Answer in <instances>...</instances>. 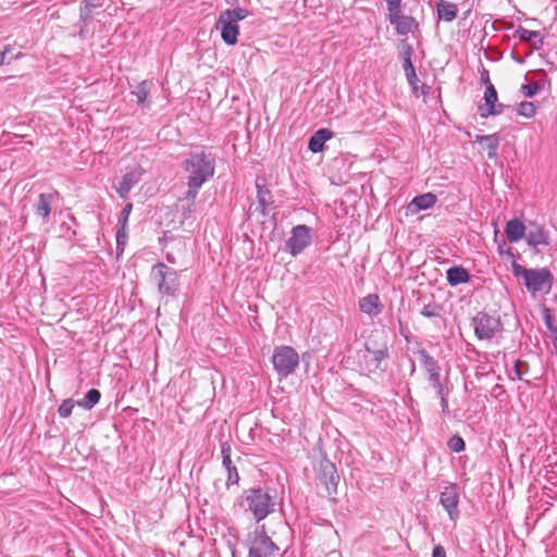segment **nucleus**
<instances>
[{
  "label": "nucleus",
  "mask_w": 557,
  "mask_h": 557,
  "mask_svg": "<svg viewBox=\"0 0 557 557\" xmlns=\"http://www.w3.org/2000/svg\"><path fill=\"white\" fill-rule=\"evenodd\" d=\"M182 169L187 173V190L183 200H196L205 183L211 180L215 172V158L203 148L187 153L182 162Z\"/></svg>",
  "instance_id": "nucleus-1"
},
{
  "label": "nucleus",
  "mask_w": 557,
  "mask_h": 557,
  "mask_svg": "<svg viewBox=\"0 0 557 557\" xmlns=\"http://www.w3.org/2000/svg\"><path fill=\"white\" fill-rule=\"evenodd\" d=\"M277 493L275 488L257 486L244 490L238 505L250 512L257 523L275 512Z\"/></svg>",
  "instance_id": "nucleus-2"
},
{
  "label": "nucleus",
  "mask_w": 557,
  "mask_h": 557,
  "mask_svg": "<svg viewBox=\"0 0 557 557\" xmlns=\"http://www.w3.org/2000/svg\"><path fill=\"white\" fill-rule=\"evenodd\" d=\"M511 269L513 276L523 278V284L530 293L536 294L539 292H550L554 283V275L549 269H528L516 261H512Z\"/></svg>",
  "instance_id": "nucleus-3"
},
{
  "label": "nucleus",
  "mask_w": 557,
  "mask_h": 557,
  "mask_svg": "<svg viewBox=\"0 0 557 557\" xmlns=\"http://www.w3.org/2000/svg\"><path fill=\"white\" fill-rule=\"evenodd\" d=\"M244 546L248 549L247 557H275L280 552V547L267 534L265 524H259L249 532Z\"/></svg>",
  "instance_id": "nucleus-4"
},
{
  "label": "nucleus",
  "mask_w": 557,
  "mask_h": 557,
  "mask_svg": "<svg viewBox=\"0 0 557 557\" xmlns=\"http://www.w3.org/2000/svg\"><path fill=\"white\" fill-rule=\"evenodd\" d=\"M150 281L162 296L175 297L180 288L178 272L163 262L151 267Z\"/></svg>",
  "instance_id": "nucleus-5"
},
{
  "label": "nucleus",
  "mask_w": 557,
  "mask_h": 557,
  "mask_svg": "<svg viewBox=\"0 0 557 557\" xmlns=\"http://www.w3.org/2000/svg\"><path fill=\"white\" fill-rule=\"evenodd\" d=\"M314 450L319 451L320 461L317 469V480L324 485L329 496L337 495V487L341 481V475L336 466L327 458V454L322 447L321 440L319 441Z\"/></svg>",
  "instance_id": "nucleus-6"
},
{
  "label": "nucleus",
  "mask_w": 557,
  "mask_h": 557,
  "mask_svg": "<svg viewBox=\"0 0 557 557\" xmlns=\"http://www.w3.org/2000/svg\"><path fill=\"white\" fill-rule=\"evenodd\" d=\"M470 325L479 341H491L496 334L503 332L500 315L496 312L479 311L471 318Z\"/></svg>",
  "instance_id": "nucleus-7"
},
{
  "label": "nucleus",
  "mask_w": 557,
  "mask_h": 557,
  "mask_svg": "<svg viewBox=\"0 0 557 557\" xmlns=\"http://www.w3.org/2000/svg\"><path fill=\"white\" fill-rule=\"evenodd\" d=\"M419 357L421 368L428 373V382L435 391L436 395L450 393L448 377L442 379L440 363L424 348L416 352Z\"/></svg>",
  "instance_id": "nucleus-8"
},
{
  "label": "nucleus",
  "mask_w": 557,
  "mask_h": 557,
  "mask_svg": "<svg viewBox=\"0 0 557 557\" xmlns=\"http://www.w3.org/2000/svg\"><path fill=\"white\" fill-rule=\"evenodd\" d=\"M272 364L278 377L286 379L299 366V355L290 346H277L273 350Z\"/></svg>",
  "instance_id": "nucleus-9"
},
{
  "label": "nucleus",
  "mask_w": 557,
  "mask_h": 557,
  "mask_svg": "<svg viewBox=\"0 0 557 557\" xmlns=\"http://www.w3.org/2000/svg\"><path fill=\"white\" fill-rule=\"evenodd\" d=\"M312 243V230L299 224L292 228L289 238L285 242L284 250L293 257L300 255Z\"/></svg>",
  "instance_id": "nucleus-10"
},
{
  "label": "nucleus",
  "mask_w": 557,
  "mask_h": 557,
  "mask_svg": "<svg viewBox=\"0 0 557 557\" xmlns=\"http://www.w3.org/2000/svg\"><path fill=\"white\" fill-rule=\"evenodd\" d=\"M440 504L448 513L451 520H456L460 516L458 509L459 504V486L455 483H449L440 495Z\"/></svg>",
  "instance_id": "nucleus-11"
},
{
  "label": "nucleus",
  "mask_w": 557,
  "mask_h": 557,
  "mask_svg": "<svg viewBox=\"0 0 557 557\" xmlns=\"http://www.w3.org/2000/svg\"><path fill=\"white\" fill-rule=\"evenodd\" d=\"M144 173H145V170L140 165H136L135 168H133L128 172H126L122 176V178L117 183V185H114V189H115L116 194L121 198L126 199L128 194L131 193L132 188L141 181Z\"/></svg>",
  "instance_id": "nucleus-12"
},
{
  "label": "nucleus",
  "mask_w": 557,
  "mask_h": 557,
  "mask_svg": "<svg viewBox=\"0 0 557 557\" xmlns=\"http://www.w3.org/2000/svg\"><path fill=\"white\" fill-rule=\"evenodd\" d=\"M232 448L227 441L221 443V455H222V466L227 472V478L225 482V486L230 490L232 486L239 485V473L237 471L236 466L233 463L231 459Z\"/></svg>",
  "instance_id": "nucleus-13"
},
{
  "label": "nucleus",
  "mask_w": 557,
  "mask_h": 557,
  "mask_svg": "<svg viewBox=\"0 0 557 557\" xmlns=\"http://www.w3.org/2000/svg\"><path fill=\"white\" fill-rule=\"evenodd\" d=\"M215 28L221 30V38L225 45L234 46L237 44L239 26L234 20L225 18V15L220 13Z\"/></svg>",
  "instance_id": "nucleus-14"
},
{
  "label": "nucleus",
  "mask_w": 557,
  "mask_h": 557,
  "mask_svg": "<svg viewBox=\"0 0 557 557\" xmlns=\"http://www.w3.org/2000/svg\"><path fill=\"white\" fill-rule=\"evenodd\" d=\"M256 188H257V201H258L257 210L263 216H267L269 214V208L274 202L273 195H272L271 190L267 187L264 180L257 178Z\"/></svg>",
  "instance_id": "nucleus-15"
},
{
  "label": "nucleus",
  "mask_w": 557,
  "mask_h": 557,
  "mask_svg": "<svg viewBox=\"0 0 557 557\" xmlns=\"http://www.w3.org/2000/svg\"><path fill=\"white\" fill-rule=\"evenodd\" d=\"M437 201V196L433 193H425L413 197V199L407 205V214H418L422 210L432 208Z\"/></svg>",
  "instance_id": "nucleus-16"
},
{
  "label": "nucleus",
  "mask_w": 557,
  "mask_h": 557,
  "mask_svg": "<svg viewBox=\"0 0 557 557\" xmlns=\"http://www.w3.org/2000/svg\"><path fill=\"white\" fill-rule=\"evenodd\" d=\"M388 21L392 25H395V29L399 35H407L418 28L419 24L413 16L404 15L401 9L397 12L396 17L388 14Z\"/></svg>",
  "instance_id": "nucleus-17"
},
{
  "label": "nucleus",
  "mask_w": 557,
  "mask_h": 557,
  "mask_svg": "<svg viewBox=\"0 0 557 557\" xmlns=\"http://www.w3.org/2000/svg\"><path fill=\"white\" fill-rule=\"evenodd\" d=\"M533 228L529 230L525 234L527 244L532 248H537L540 245L548 246L549 232L544 226L536 223H531Z\"/></svg>",
  "instance_id": "nucleus-18"
},
{
  "label": "nucleus",
  "mask_w": 557,
  "mask_h": 557,
  "mask_svg": "<svg viewBox=\"0 0 557 557\" xmlns=\"http://www.w3.org/2000/svg\"><path fill=\"white\" fill-rule=\"evenodd\" d=\"M484 103L478 108L479 114L482 119L493 116L494 104L498 101V94L494 85H490L485 88L483 96Z\"/></svg>",
  "instance_id": "nucleus-19"
},
{
  "label": "nucleus",
  "mask_w": 557,
  "mask_h": 557,
  "mask_svg": "<svg viewBox=\"0 0 557 557\" xmlns=\"http://www.w3.org/2000/svg\"><path fill=\"white\" fill-rule=\"evenodd\" d=\"M334 136V133L329 128H320L315 131L308 141V149L313 152H322L324 150L325 143Z\"/></svg>",
  "instance_id": "nucleus-20"
},
{
  "label": "nucleus",
  "mask_w": 557,
  "mask_h": 557,
  "mask_svg": "<svg viewBox=\"0 0 557 557\" xmlns=\"http://www.w3.org/2000/svg\"><path fill=\"white\" fill-rule=\"evenodd\" d=\"M371 358L366 360L367 369L370 373H374L377 370L385 371L386 367H383V362L389 358V349L388 347H383L380 350H374L369 352Z\"/></svg>",
  "instance_id": "nucleus-21"
},
{
  "label": "nucleus",
  "mask_w": 557,
  "mask_h": 557,
  "mask_svg": "<svg viewBox=\"0 0 557 557\" xmlns=\"http://www.w3.org/2000/svg\"><path fill=\"white\" fill-rule=\"evenodd\" d=\"M359 309L370 317H376L382 312L383 306L376 294H369L359 300Z\"/></svg>",
  "instance_id": "nucleus-22"
},
{
  "label": "nucleus",
  "mask_w": 557,
  "mask_h": 557,
  "mask_svg": "<svg viewBox=\"0 0 557 557\" xmlns=\"http://www.w3.org/2000/svg\"><path fill=\"white\" fill-rule=\"evenodd\" d=\"M103 7V0H83L79 4V17L83 23H90L99 9Z\"/></svg>",
  "instance_id": "nucleus-23"
},
{
  "label": "nucleus",
  "mask_w": 557,
  "mask_h": 557,
  "mask_svg": "<svg viewBox=\"0 0 557 557\" xmlns=\"http://www.w3.org/2000/svg\"><path fill=\"white\" fill-rule=\"evenodd\" d=\"M446 280L450 286L469 283L471 280L470 272L462 265H453L446 271Z\"/></svg>",
  "instance_id": "nucleus-24"
},
{
  "label": "nucleus",
  "mask_w": 557,
  "mask_h": 557,
  "mask_svg": "<svg viewBox=\"0 0 557 557\" xmlns=\"http://www.w3.org/2000/svg\"><path fill=\"white\" fill-rule=\"evenodd\" d=\"M525 225L517 218L509 220L505 226V233L507 239L510 243H518L520 239L525 237Z\"/></svg>",
  "instance_id": "nucleus-25"
},
{
  "label": "nucleus",
  "mask_w": 557,
  "mask_h": 557,
  "mask_svg": "<svg viewBox=\"0 0 557 557\" xmlns=\"http://www.w3.org/2000/svg\"><path fill=\"white\" fill-rule=\"evenodd\" d=\"M58 193H42L38 196V201L35 205L36 214L47 220L51 213V203Z\"/></svg>",
  "instance_id": "nucleus-26"
},
{
  "label": "nucleus",
  "mask_w": 557,
  "mask_h": 557,
  "mask_svg": "<svg viewBox=\"0 0 557 557\" xmlns=\"http://www.w3.org/2000/svg\"><path fill=\"white\" fill-rule=\"evenodd\" d=\"M513 37H518L522 42H529L532 50H540L544 44L543 38H540L537 42H531L533 38L540 37V32L529 30L522 26H519L513 34Z\"/></svg>",
  "instance_id": "nucleus-27"
},
{
  "label": "nucleus",
  "mask_w": 557,
  "mask_h": 557,
  "mask_svg": "<svg viewBox=\"0 0 557 557\" xmlns=\"http://www.w3.org/2000/svg\"><path fill=\"white\" fill-rule=\"evenodd\" d=\"M436 12L440 20L451 22L457 17L458 8L453 2L438 0L436 3Z\"/></svg>",
  "instance_id": "nucleus-28"
},
{
  "label": "nucleus",
  "mask_w": 557,
  "mask_h": 557,
  "mask_svg": "<svg viewBox=\"0 0 557 557\" xmlns=\"http://www.w3.org/2000/svg\"><path fill=\"white\" fill-rule=\"evenodd\" d=\"M475 141L480 144H485L488 159L496 158L497 150L499 147V136L497 133L491 135H478Z\"/></svg>",
  "instance_id": "nucleus-29"
},
{
  "label": "nucleus",
  "mask_w": 557,
  "mask_h": 557,
  "mask_svg": "<svg viewBox=\"0 0 557 557\" xmlns=\"http://www.w3.org/2000/svg\"><path fill=\"white\" fill-rule=\"evenodd\" d=\"M151 85L152 82L143 81L137 84L134 90L131 91V95L136 97L138 106L148 108L150 107L151 102L148 100V96L150 92Z\"/></svg>",
  "instance_id": "nucleus-30"
},
{
  "label": "nucleus",
  "mask_w": 557,
  "mask_h": 557,
  "mask_svg": "<svg viewBox=\"0 0 557 557\" xmlns=\"http://www.w3.org/2000/svg\"><path fill=\"white\" fill-rule=\"evenodd\" d=\"M101 393L97 388H90L82 399L76 401V405L83 409H92L100 400Z\"/></svg>",
  "instance_id": "nucleus-31"
},
{
  "label": "nucleus",
  "mask_w": 557,
  "mask_h": 557,
  "mask_svg": "<svg viewBox=\"0 0 557 557\" xmlns=\"http://www.w3.org/2000/svg\"><path fill=\"white\" fill-rule=\"evenodd\" d=\"M398 50H399V58L403 61V67L412 65V54L414 53V50L412 46L407 41V39H401L398 42Z\"/></svg>",
  "instance_id": "nucleus-32"
},
{
  "label": "nucleus",
  "mask_w": 557,
  "mask_h": 557,
  "mask_svg": "<svg viewBox=\"0 0 557 557\" xmlns=\"http://www.w3.org/2000/svg\"><path fill=\"white\" fill-rule=\"evenodd\" d=\"M404 72H405V76H406V79L409 84V86L411 87V91L412 94L416 96V97H419V79H418V76H417V73H416V67L414 65H407V66H404Z\"/></svg>",
  "instance_id": "nucleus-33"
},
{
  "label": "nucleus",
  "mask_w": 557,
  "mask_h": 557,
  "mask_svg": "<svg viewBox=\"0 0 557 557\" xmlns=\"http://www.w3.org/2000/svg\"><path fill=\"white\" fill-rule=\"evenodd\" d=\"M221 13L225 15V18L234 20L236 24H238L239 21L245 20L249 14L246 9L239 7L224 10Z\"/></svg>",
  "instance_id": "nucleus-34"
},
{
  "label": "nucleus",
  "mask_w": 557,
  "mask_h": 557,
  "mask_svg": "<svg viewBox=\"0 0 557 557\" xmlns=\"http://www.w3.org/2000/svg\"><path fill=\"white\" fill-rule=\"evenodd\" d=\"M443 307L436 302H429L423 306L421 314L425 318H437L441 317Z\"/></svg>",
  "instance_id": "nucleus-35"
},
{
  "label": "nucleus",
  "mask_w": 557,
  "mask_h": 557,
  "mask_svg": "<svg viewBox=\"0 0 557 557\" xmlns=\"http://www.w3.org/2000/svg\"><path fill=\"white\" fill-rule=\"evenodd\" d=\"M517 112L519 115L521 116H524L527 119H531L535 115L536 113V107L533 102H530V101H522L518 109H517Z\"/></svg>",
  "instance_id": "nucleus-36"
},
{
  "label": "nucleus",
  "mask_w": 557,
  "mask_h": 557,
  "mask_svg": "<svg viewBox=\"0 0 557 557\" xmlns=\"http://www.w3.org/2000/svg\"><path fill=\"white\" fill-rule=\"evenodd\" d=\"M447 447L454 453H461L466 449V442L459 434H455L448 440Z\"/></svg>",
  "instance_id": "nucleus-37"
},
{
  "label": "nucleus",
  "mask_w": 557,
  "mask_h": 557,
  "mask_svg": "<svg viewBox=\"0 0 557 557\" xmlns=\"http://www.w3.org/2000/svg\"><path fill=\"white\" fill-rule=\"evenodd\" d=\"M76 405L72 398L64 399L58 409V413L61 418H69Z\"/></svg>",
  "instance_id": "nucleus-38"
},
{
  "label": "nucleus",
  "mask_w": 557,
  "mask_h": 557,
  "mask_svg": "<svg viewBox=\"0 0 557 557\" xmlns=\"http://www.w3.org/2000/svg\"><path fill=\"white\" fill-rule=\"evenodd\" d=\"M542 89L541 85L537 82H533L531 84H523L520 88V91L527 98L534 97Z\"/></svg>",
  "instance_id": "nucleus-39"
},
{
  "label": "nucleus",
  "mask_w": 557,
  "mask_h": 557,
  "mask_svg": "<svg viewBox=\"0 0 557 557\" xmlns=\"http://www.w3.org/2000/svg\"><path fill=\"white\" fill-rule=\"evenodd\" d=\"M529 369V363L520 359L515 362L512 368L516 379L518 380H522L523 374L528 372Z\"/></svg>",
  "instance_id": "nucleus-40"
},
{
  "label": "nucleus",
  "mask_w": 557,
  "mask_h": 557,
  "mask_svg": "<svg viewBox=\"0 0 557 557\" xmlns=\"http://www.w3.org/2000/svg\"><path fill=\"white\" fill-rule=\"evenodd\" d=\"M383 347H388L386 341L379 343V342L374 341L373 338H369L364 343V349L368 354L371 351H374V350H380Z\"/></svg>",
  "instance_id": "nucleus-41"
},
{
  "label": "nucleus",
  "mask_w": 557,
  "mask_h": 557,
  "mask_svg": "<svg viewBox=\"0 0 557 557\" xmlns=\"http://www.w3.org/2000/svg\"><path fill=\"white\" fill-rule=\"evenodd\" d=\"M386 2L388 14L392 13L393 17H396L397 12L401 9L403 0H384Z\"/></svg>",
  "instance_id": "nucleus-42"
},
{
  "label": "nucleus",
  "mask_w": 557,
  "mask_h": 557,
  "mask_svg": "<svg viewBox=\"0 0 557 557\" xmlns=\"http://www.w3.org/2000/svg\"><path fill=\"white\" fill-rule=\"evenodd\" d=\"M132 209H133V205L131 202H128L124 206V208L121 212V215L119 218V225L126 226Z\"/></svg>",
  "instance_id": "nucleus-43"
},
{
  "label": "nucleus",
  "mask_w": 557,
  "mask_h": 557,
  "mask_svg": "<svg viewBox=\"0 0 557 557\" xmlns=\"http://www.w3.org/2000/svg\"><path fill=\"white\" fill-rule=\"evenodd\" d=\"M88 25H89V23H83V22H81V20L75 25L78 28L77 35L82 39H86L90 35V30L88 28Z\"/></svg>",
  "instance_id": "nucleus-44"
},
{
  "label": "nucleus",
  "mask_w": 557,
  "mask_h": 557,
  "mask_svg": "<svg viewBox=\"0 0 557 557\" xmlns=\"http://www.w3.org/2000/svg\"><path fill=\"white\" fill-rule=\"evenodd\" d=\"M448 395H449V393H444L443 395H436L440 398L442 412L447 416L450 413V410L448 407Z\"/></svg>",
  "instance_id": "nucleus-45"
},
{
  "label": "nucleus",
  "mask_w": 557,
  "mask_h": 557,
  "mask_svg": "<svg viewBox=\"0 0 557 557\" xmlns=\"http://www.w3.org/2000/svg\"><path fill=\"white\" fill-rule=\"evenodd\" d=\"M505 247H506V242L504 238H502V242L498 244L499 255L505 253L508 258H510L512 261H515V255H513L511 248L508 247L507 249H505Z\"/></svg>",
  "instance_id": "nucleus-46"
},
{
  "label": "nucleus",
  "mask_w": 557,
  "mask_h": 557,
  "mask_svg": "<svg viewBox=\"0 0 557 557\" xmlns=\"http://www.w3.org/2000/svg\"><path fill=\"white\" fill-rule=\"evenodd\" d=\"M544 323L547 330L555 327L554 325V315L552 314L548 308H544Z\"/></svg>",
  "instance_id": "nucleus-47"
},
{
  "label": "nucleus",
  "mask_w": 557,
  "mask_h": 557,
  "mask_svg": "<svg viewBox=\"0 0 557 557\" xmlns=\"http://www.w3.org/2000/svg\"><path fill=\"white\" fill-rule=\"evenodd\" d=\"M126 226L120 225L119 230L116 231V242H119V244H126Z\"/></svg>",
  "instance_id": "nucleus-48"
},
{
  "label": "nucleus",
  "mask_w": 557,
  "mask_h": 557,
  "mask_svg": "<svg viewBox=\"0 0 557 557\" xmlns=\"http://www.w3.org/2000/svg\"><path fill=\"white\" fill-rule=\"evenodd\" d=\"M187 207L182 208V215L184 219H188L190 213L195 210V200H186Z\"/></svg>",
  "instance_id": "nucleus-49"
},
{
  "label": "nucleus",
  "mask_w": 557,
  "mask_h": 557,
  "mask_svg": "<svg viewBox=\"0 0 557 557\" xmlns=\"http://www.w3.org/2000/svg\"><path fill=\"white\" fill-rule=\"evenodd\" d=\"M480 74H481V76H480L481 83H482L483 85H485V88H486L487 86H490V85H493V84L491 83V79H490V72H488L485 67H483V69H482V71H481V73H480Z\"/></svg>",
  "instance_id": "nucleus-50"
},
{
  "label": "nucleus",
  "mask_w": 557,
  "mask_h": 557,
  "mask_svg": "<svg viewBox=\"0 0 557 557\" xmlns=\"http://www.w3.org/2000/svg\"><path fill=\"white\" fill-rule=\"evenodd\" d=\"M432 557H446L445 548L440 544L435 545L432 550Z\"/></svg>",
  "instance_id": "nucleus-51"
},
{
  "label": "nucleus",
  "mask_w": 557,
  "mask_h": 557,
  "mask_svg": "<svg viewBox=\"0 0 557 557\" xmlns=\"http://www.w3.org/2000/svg\"><path fill=\"white\" fill-rule=\"evenodd\" d=\"M462 4L468 5V8H466V11L462 14V20H467L471 14L473 0H465Z\"/></svg>",
  "instance_id": "nucleus-52"
},
{
  "label": "nucleus",
  "mask_w": 557,
  "mask_h": 557,
  "mask_svg": "<svg viewBox=\"0 0 557 557\" xmlns=\"http://www.w3.org/2000/svg\"><path fill=\"white\" fill-rule=\"evenodd\" d=\"M12 50L10 45L4 46L3 50L0 51V65L5 63V53H10Z\"/></svg>",
  "instance_id": "nucleus-53"
},
{
  "label": "nucleus",
  "mask_w": 557,
  "mask_h": 557,
  "mask_svg": "<svg viewBox=\"0 0 557 557\" xmlns=\"http://www.w3.org/2000/svg\"><path fill=\"white\" fill-rule=\"evenodd\" d=\"M506 108H508V106H506V104H504V103H499V102L497 101V102L494 104V113H493V115L502 114Z\"/></svg>",
  "instance_id": "nucleus-54"
},
{
  "label": "nucleus",
  "mask_w": 557,
  "mask_h": 557,
  "mask_svg": "<svg viewBox=\"0 0 557 557\" xmlns=\"http://www.w3.org/2000/svg\"><path fill=\"white\" fill-rule=\"evenodd\" d=\"M419 90H420L421 95L426 96V95H429V92H430V86H428V85H425V84H422V85L419 87Z\"/></svg>",
  "instance_id": "nucleus-55"
},
{
  "label": "nucleus",
  "mask_w": 557,
  "mask_h": 557,
  "mask_svg": "<svg viewBox=\"0 0 557 557\" xmlns=\"http://www.w3.org/2000/svg\"><path fill=\"white\" fill-rule=\"evenodd\" d=\"M511 58L519 64H523L525 62L524 58L517 55L515 52H511Z\"/></svg>",
  "instance_id": "nucleus-56"
},
{
  "label": "nucleus",
  "mask_w": 557,
  "mask_h": 557,
  "mask_svg": "<svg viewBox=\"0 0 557 557\" xmlns=\"http://www.w3.org/2000/svg\"><path fill=\"white\" fill-rule=\"evenodd\" d=\"M550 333V338L554 343H557V326L548 330Z\"/></svg>",
  "instance_id": "nucleus-57"
},
{
  "label": "nucleus",
  "mask_w": 557,
  "mask_h": 557,
  "mask_svg": "<svg viewBox=\"0 0 557 557\" xmlns=\"http://www.w3.org/2000/svg\"><path fill=\"white\" fill-rule=\"evenodd\" d=\"M126 244H119V242H116V251H117V255L122 253L124 251V247H125Z\"/></svg>",
  "instance_id": "nucleus-58"
},
{
  "label": "nucleus",
  "mask_w": 557,
  "mask_h": 557,
  "mask_svg": "<svg viewBox=\"0 0 557 557\" xmlns=\"http://www.w3.org/2000/svg\"><path fill=\"white\" fill-rule=\"evenodd\" d=\"M500 23L504 25V27L506 29H511L513 27V24L511 22H506V21L502 20Z\"/></svg>",
  "instance_id": "nucleus-59"
},
{
  "label": "nucleus",
  "mask_w": 557,
  "mask_h": 557,
  "mask_svg": "<svg viewBox=\"0 0 557 557\" xmlns=\"http://www.w3.org/2000/svg\"><path fill=\"white\" fill-rule=\"evenodd\" d=\"M500 22H502V20H496V21H494V22H493L492 26H493V28H494L495 30H498V25H496V24H498V23H500Z\"/></svg>",
  "instance_id": "nucleus-60"
},
{
  "label": "nucleus",
  "mask_w": 557,
  "mask_h": 557,
  "mask_svg": "<svg viewBox=\"0 0 557 557\" xmlns=\"http://www.w3.org/2000/svg\"><path fill=\"white\" fill-rule=\"evenodd\" d=\"M414 372H416V364H414V362L412 361V363H411V370H410V375H413V374H414Z\"/></svg>",
  "instance_id": "nucleus-61"
},
{
  "label": "nucleus",
  "mask_w": 557,
  "mask_h": 557,
  "mask_svg": "<svg viewBox=\"0 0 557 557\" xmlns=\"http://www.w3.org/2000/svg\"><path fill=\"white\" fill-rule=\"evenodd\" d=\"M225 2L228 4V5H235L237 3V0H225Z\"/></svg>",
  "instance_id": "nucleus-62"
},
{
  "label": "nucleus",
  "mask_w": 557,
  "mask_h": 557,
  "mask_svg": "<svg viewBox=\"0 0 557 557\" xmlns=\"http://www.w3.org/2000/svg\"><path fill=\"white\" fill-rule=\"evenodd\" d=\"M166 259L170 261V262H174V257H171L170 255L166 256Z\"/></svg>",
  "instance_id": "nucleus-63"
},
{
  "label": "nucleus",
  "mask_w": 557,
  "mask_h": 557,
  "mask_svg": "<svg viewBox=\"0 0 557 557\" xmlns=\"http://www.w3.org/2000/svg\"><path fill=\"white\" fill-rule=\"evenodd\" d=\"M232 555H233V557H236V556H235V552H234V550L232 552Z\"/></svg>",
  "instance_id": "nucleus-64"
}]
</instances>
